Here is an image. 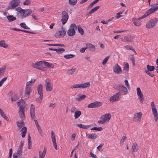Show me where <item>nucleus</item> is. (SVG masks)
Segmentation results:
<instances>
[{
    "label": "nucleus",
    "mask_w": 158,
    "mask_h": 158,
    "mask_svg": "<svg viewBox=\"0 0 158 158\" xmlns=\"http://www.w3.org/2000/svg\"><path fill=\"white\" fill-rule=\"evenodd\" d=\"M113 88L115 90L118 91V92L120 93V94H122L121 93L123 92L124 93V94H126L128 93L127 88L122 84L116 85L113 86Z\"/></svg>",
    "instance_id": "nucleus-1"
},
{
    "label": "nucleus",
    "mask_w": 158,
    "mask_h": 158,
    "mask_svg": "<svg viewBox=\"0 0 158 158\" xmlns=\"http://www.w3.org/2000/svg\"><path fill=\"white\" fill-rule=\"evenodd\" d=\"M111 117V115L110 114H106L101 116L100 119L102 120H99L98 122L99 123L104 124L106 122L109 121L110 118Z\"/></svg>",
    "instance_id": "nucleus-4"
},
{
    "label": "nucleus",
    "mask_w": 158,
    "mask_h": 158,
    "mask_svg": "<svg viewBox=\"0 0 158 158\" xmlns=\"http://www.w3.org/2000/svg\"><path fill=\"white\" fill-rule=\"evenodd\" d=\"M77 2V0H69V4L72 6L76 5Z\"/></svg>",
    "instance_id": "nucleus-40"
},
{
    "label": "nucleus",
    "mask_w": 158,
    "mask_h": 158,
    "mask_svg": "<svg viewBox=\"0 0 158 158\" xmlns=\"http://www.w3.org/2000/svg\"><path fill=\"white\" fill-rule=\"evenodd\" d=\"M126 138L127 137L125 136H123L122 137L120 142V144L121 145H123L124 141Z\"/></svg>",
    "instance_id": "nucleus-54"
},
{
    "label": "nucleus",
    "mask_w": 158,
    "mask_h": 158,
    "mask_svg": "<svg viewBox=\"0 0 158 158\" xmlns=\"http://www.w3.org/2000/svg\"><path fill=\"white\" fill-rule=\"evenodd\" d=\"M6 17L8 21L10 22H12L16 19V18L12 15L7 16Z\"/></svg>",
    "instance_id": "nucleus-35"
},
{
    "label": "nucleus",
    "mask_w": 158,
    "mask_h": 158,
    "mask_svg": "<svg viewBox=\"0 0 158 158\" xmlns=\"http://www.w3.org/2000/svg\"><path fill=\"white\" fill-rule=\"evenodd\" d=\"M123 13V11H119L118 13H117L115 16V17L117 19H118L122 17V15H121Z\"/></svg>",
    "instance_id": "nucleus-57"
},
{
    "label": "nucleus",
    "mask_w": 158,
    "mask_h": 158,
    "mask_svg": "<svg viewBox=\"0 0 158 158\" xmlns=\"http://www.w3.org/2000/svg\"><path fill=\"white\" fill-rule=\"evenodd\" d=\"M6 69V66H3L2 67L0 68V77L4 75Z\"/></svg>",
    "instance_id": "nucleus-33"
},
{
    "label": "nucleus",
    "mask_w": 158,
    "mask_h": 158,
    "mask_svg": "<svg viewBox=\"0 0 158 158\" xmlns=\"http://www.w3.org/2000/svg\"><path fill=\"white\" fill-rule=\"evenodd\" d=\"M43 95H40V96L39 98L36 99V101L37 102L41 103L42 100Z\"/></svg>",
    "instance_id": "nucleus-56"
},
{
    "label": "nucleus",
    "mask_w": 158,
    "mask_h": 158,
    "mask_svg": "<svg viewBox=\"0 0 158 158\" xmlns=\"http://www.w3.org/2000/svg\"><path fill=\"white\" fill-rule=\"evenodd\" d=\"M47 45L52 46H60V47H64L65 46L63 44H48Z\"/></svg>",
    "instance_id": "nucleus-50"
},
{
    "label": "nucleus",
    "mask_w": 158,
    "mask_h": 158,
    "mask_svg": "<svg viewBox=\"0 0 158 158\" xmlns=\"http://www.w3.org/2000/svg\"><path fill=\"white\" fill-rule=\"evenodd\" d=\"M138 149V147L137 143H134L131 148L132 152H137Z\"/></svg>",
    "instance_id": "nucleus-25"
},
{
    "label": "nucleus",
    "mask_w": 158,
    "mask_h": 158,
    "mask_svg": "<svg viewBox=\"0 0 158 158\" xmlns=\"http://www.w3.org/2000/svg\"><path fill=\"white\" fill-rule=\"evenodd\" d=\"M90 85V83L89 82L82 83L81 84V88H87Z\"/></svg>",
    "instance_id": "nucleus-37"
},
{
    "label": "nucleus",
    "mask_w": 158,
    "mask_h": 158,
    "mask_svg": "<svg viewBox=\"0 0 158 158\" xmlns=\"http://www.w3.org/2000/svg\"><path fill=\"white\" fill-rule=\"evenodd\" d=\"M91 130H96L99 131H101L103 129L102 127H94L92 128L91 129Z\"/></svg>",
    "instance_id": "nucleus-53"
},
{
    "label": "nucleus",
    "mask_w": 158,
    "mask_h": 158,
    "mask_svg": "<svg viewBox=\"0 0 158 158\" xmlns=\"http://www.w3.org/2000/svg\"><path fill=\"white\" fill-rule=\"evenodd\" d=\"M35 80H36L35 79H32L30 81L27 82L26 84L32 86V84L35 82Z\"/></svg>",
    "instance_id": "nucleus-47"
},
{
    "label": "nucleus",
    "mask_w": 158,
    "mask_h": 158,
    "mask_svg": "<svg viewBox=\"0 0 158 158\" xmlns=\"http://www.w3.org/2000/svg\"><path fill=\"white\" fill-rule=\"evenodd\" d=\"M25 102L23 100L18 102L17 105L18 106H25Z\"/></svg>",
    "instance_id": "nucleus-49"
},
{
    "label": "nucleus",
    "mask_w": 158,
    "mask_h": 158,
    "mask_svg": "<svg viewBox=\"0 0 158 158\" xmlns=\"http://www.w3.org/2000/svg\"><path fill=\"white\" fill-rule=\"evenodd\" d=\"M145 72L149 76H150L151 77H153L155 76V75L154 74H152L150 72V71H149V70H148L147 69H145Z\"/></svg>",
    "instance_id": "nucleus-59"
},
{
    "label": "nucleus",
    "mask_w": 158,
    "mask_h": 158,
    "mask_svg": "<svg viewBox=\"0 0 158 158\" xmlns=\"http://www.w3.org/2000/svg\"><path fill=\"white\" fill-rule=\"evenodd\" d=\"M151 105L152 109V114L154 115V118L156 122H157L158 119V115L156 106L153 102H151Z\"/></svg>",
    "instance_id": "nucleus-6"
},
{
    "label": "nucleus",
    "mask_w": 158,
    "mask_h": 158,
    "mask_svg": "<svg viewBox=\"0 0 158 158\" xmlns=\"http://www.w3.org/2000/svg\"><path fill=\"white\" fill-rule=\"evenodd\" d=\"M135 37L133 36L128 35L125 36L123 39L122 38L121 40L123 42H131L133 41Z\"/></svg>",
    "instance_id": "nucleus-17"
},
{
    "label": "nucleus",
    "mask_w": 158,
    "mask_h": 158,
    "mask_svg": "<svg viewBox=\"0 0 158 158\" xmlns=\"http://www.w3.org/2000/svg\"><path fill=\"white\" fill-rule=\"evenodd\" d=\"M46 152L47 150L45 148H44L43 151L42 152L40 151L39 152L40 156L39 158H44L45 156Z\"/></svg>",
    "instance_id": "nucleus-27"
},
{
    "label": "nucleus",
    "mask_w": 158,
    "mask_h": 158,
    "mask_svg": "<svg viewBox=\"0 0 158 158\" xmlns=\"http://www.w3.org/2000/svg\"><path fill=\"white\" fill-rule=\"evenodd\" d=\"M51 137L54 147L55 149H57V146L56 141L55 135L53 131H51Z\"/></svg>",
    "instance_id": "nucleus-18"
},
{
    "label": "nucleus",
    "mask_w": 158,
    "mask_h": 158,
    "mask_svg": "<svg viewBox=\"0 0 158 158\" xmlns=\"http://www.w3.org/2000/svg\"><path fill=\"white\" fill-rule=\"evenodd\" d=\"M129 65L128 63H126L124 65L123 69V71L124 72V73L125 74H126L127 73L129 70Z\"/></svg>",
    "instance_id": "nucleus-32"
},
{
    "label": "nucleus",
    "mask_w": 158,
    "mask_h": 158,
    "mask_svg": "<svg viewBox=\"0 0 158 158\" xmlns=\"http://www.w3.org/2000/svg\"><path fill=\"white\" fill-rule=\"evenodd\" d=\"M109 57L110 56H107L104 59L102 62V64L103 65H105L106 64Z\"/></svg>",
    "instance_id": "nucleus-60"
},
{
    "label": "nucleus",
    "mask_w": 158,
    "mask_h": 158,
    "mask_svg": "<svg viewBox=\"0 0 158 158\" xmlns=\"http://www.w3.org/2000/svg\"><path fill=\"white\" fill-rule=\"evenodd\" d=\"M44 65L49 68H52L54 67V65L53 64L49 63L45 61H44Z\"/></svg>",
    "instance_id": "nucleus-29"
},
{
    "label": "nucleus",
    "mask_w": 158,
    "mask_h": 158,
    "mask_svg": "<svg viewBox=\"0 0 158 158\" xmlns=\"http://www.w3.org/2000/svg\"><path fill=\"white\" fill-rule=\"evenodd\" d=\"M136 91L137 95H140V94H143V93H142L139 87L137 88Z\"/></svg>",
    "instance_id": "nucleus-64"
},
{
    "label": "nucleus",
    "mask_w": 158,
    "mask_h": 158,
    "mask_svg": "<svg viewBox=\"0 0 158 158\" xmlns=\"http://www.w3.org/2000/svg\"><path fill=\"white\" fill-rule=\"evenodd\" d=\"M65 49L63 48H59L56 49V52L58 54H61L65 51Z\"/></svg>",
    "instance_id": "nucleus-42"
},
{
    "label": "nucleus",
    "mask_w": 158,
    "mask_h": 158,
    "mask_svg": "<svg viewBox=\"0 0 158 158\" xmlns=\"http://www.w3.org/2000/svg\"><path fill=\"white\" fill-rule=\"evenodd\" d=\"M142 114L141 112H140L139 113H135L134 116V119L137 118V120L139 121V122H140L141 120V118L142 117Z\"/></svg>",
    "instance_id": "nucleus-23"
},
{
    "label": "nucleus",
    "mask_w": 158,
    "mask_h": 158,
    "mask_svg": "<svg viewBox=\"0 0 158 158\" xmlns=\"http://www.w3.org/2000/svg\"><path fill=\"white\" fill-rule=\"evenodd\" d=\"M77 28L78 31L81 34V35H83L84 34V30L80 26L77 25Z\"/></svg>",
    "instance_id": "nucleus-38"
},
{
    "label": "nucleus",
    "mask_w": 158,
    "mask_h": 158,
    "mask_svg": "<svg viewBox=\"0 0 158 158\" xmlns=\"http://www.w3.org/2000/svg\"><path fill=\"white\" fill-rule=\"evenodd\" d=\"M7 79V77H5L2 79L0 81V85L1 86L3 84L4 82Z\"/></svg>",
    "instance_id": "nucleus-62"
},
{
    "label": "nucleus",
    "mask_w": 158,
    "mask_h": 158,
    "mask_svg": "<svg viewBox=\"0 0 158 158\" xmlns=\"http://www.w3.org/2000/svg\"><path fill=\"white\" fill-rule=\"evenodd\" d=\"M76 70L75 66H73L72 69L67 70V73L70 74H72L75 72Z\"/></svg>",
    "instance_id": "nucleus-28"
},
{
    "label": "nucleus",
    "mask_w": 158,
    "mask_h": 158,
    "mask_svg": "<svg viewBox=\"0 0 158 158\" xmlns=\"http://www.w3.org/2000/svg\"><path fill=\"white\" fill-rule=\"evenodd\" d=\"M86 97V96L85 95H83L81 96H79L78 98H76V100L78 101H81L84 99Z\"/></svg>",
    "instance_id": "nucleus-46"
},
{
    "label": "nucleus",
    "mask_w": 158,
    "mask_h": 158,
    "mask_svg": "<svg viewBox=\"0 0 158 158\" xmlns=\"http://www.w3.org/2000/svg\"><path fill=\"white\" fill-rule=\"evenodd\" d=\"M61 21L63 24H64L67 22L69 19L68 13L65 11H63L61 13Z\"/></svg>",
    "instance_id": "nucleus-10"
},
{
    "label": "nucleus",
    "mask_w": 158,
    "mask_h": 158,
    "mask_svg": "<svg viewBox=\"0 0 158 158\" xmlns=\"http://www.w3.org/2000/svg\"><path fill=\"white\" fill-rule=\"evenodd\" d=\"M21 131H22L21 133L22 137L24 138L25 137L26 134L27 133V128L26 127H24L21 129Z\"/></svg>",
    "instance_id": "nucleus-30"
},
{
    "label": "nucleus",
    "mask_w": 158,
    "mask_h": 158,
    "mask_svg": "<svg viewBox=\"0 0 158 158\" xmlns=\"http://www.w3.org/2000/svg\"><path fill=\"white\" fill-rule=\"evenodd\" d=\"M20 26L23 28L27 29H29L30 28L28 27L24 23H21L20 24Z\"/></svg>",
    "instance_id": "nucleus-52"
},
{
    "label": "nucleus",
    "mask_w": 158,
    "mask_h": 158,
    "mask_svg": "<svg viewBox=\"0 0 158 158\" xmlns=\"http://www.w3.org/2000/svg\"><path fill=\"white\" fill-rule=\"evenodd\" d=\"M44 60L39 61H36L35 63H33L31 65L33 67L41 70H44L45 67L44 66Z\"/></svg>",
    "instance_id": "nucleus-3"
},
{
    "label": "nucleus",
    "mask_w": 158,
    "mask_h": 158,
    "mask_svg": "<svg viewBox=\"0 0 158 158\" xmlns=\"http://www.w3.org/2000/svg\"><path fill=\"white\" fill-rule=\"evenodd\" d=\"M158 10V6L151 7L146 12L148 15L154 13L156 10Z\"/></svg>",
    "instance_id": "nucleus-19"
},
{
    "label": "nucleus",
    "mask_w": 158,
    "mask_h": 158,
    "mask_svg": "<svg viewBox=\"0 0 158 158\" xmlns=\"http://www.w3.org/2000/svg\"><path fill=\"white\" fill-rule=\"evenodd\" d=\"M114 72L118 74H121L122 73V70L121 67L118 64H116L113 67Z\"/></svg>",
    "instance_id": "nucleus-13"
},
{
    "label": "nucleus",
    "mask_w": 158,
    "mask_h": 158,
    "mask_svg": "<svg viewBox=\"0 0 158 158\" xmlns=\"http://www.w3.org/2000/svg\"><path fill=\"white\" fill-rule=\"evenodd\" d=\"M86 46L87 48H89V50L92 51H94L95 49V46L93 45L90 44H86Z\"/></svg>",
    "instance_id": "nucleus-31"
},
{
    "label": "nucleus",
    "mask_w": 158,
    "mask_h": 158,
    "mask_svg": "<svg viewBox=\"0 0 158 158\" xmlns=\"http://www.w3.org/2000/svg\"><path fill=\"white\" fill-rule=\"evenodd\" d=\"M0 47L6 48L8 47V45L6 43L5 40H2L0 41Z\"/></svg>",
    "instance_id": "nucleus-26"
},
{
    "label": "nucleus",
    "mask_w": 158,
    "mask_h": 158,
    "mask_svg": "<svg viewBox=\"0 0 158 158\" xmlns=\"http://www.w3.org/2000/svg\"><path fill=\"white\" fill-rule=\"evenodd\" d=\"M147 68L148 70L150 71H152L155 69V67L153 66H151L149 65H148L147 66Z\"/></svg>",
    "instance_id": "nucleus-43"
},
{
    "label": "nucleus",
    "mask_w": 158,
    "mask_h": 158,
    "mask_svg": "<svg viewBox=\"0 0 158 158\" xmlns=\"http://www.w3.org/2000/svg\"><path fill=\"white\" fill-rule=\"evenodd\" d=\"M19 107V113L20 114L19 116L21 119L24 118H25V115L24 113V108L25 106H18Z\"/></svg>",
    "instance_id": "nucleus-14"
},
{
    "label": "nucleus",
    "mask_w": 158,
    "mask_h": 158,
    "mask_svg": "<svg viewBox=\"0 0 158 158\" xmlns=\"http://www.w3.org/2000/svg\"><path fill=\"white\" fill-rule=\"evenodd\" d=\"M36 128L38 130L40 134L41 135V136H42V130L40 126L37 127Z\"/></svg>",
    "instance_id": "nucleus-61"
},
{
    "label": "nucleus",
    "mask_w": 158,
    "mask_h": 158,
    "mask_svg": "<svg viewBox=\"0 0 158 158\" xmlns=\"http://www.w3.org/2000/svg\"><path fill=\"white\" fill-rule=\"evenodd\" d=\"M75 56L74 55L70 54H67L64 56V57L66 59H68L71 58H73Z\"/></svg>",
    "instance_id": "nucleus-45"
},
{
    "label": "nucleus",
    "mask_w": 158,
    "mask_h": 158,
    "mask_svg": "<svg viewBox=\"0 0 158 158\" xmlns=\"http://www.w3.org/2000/svg\"><path fill=\"white\" fill-rule=\"evenodd\" d=\"M77 29V26L75 23L71 24L67 31V33L68 35L70 37L73 36L75 34V30Z\"/></svg>",
    "instance_id": "nucleus-2"
},
{
    "label": "nucleus",
    "mask_w": 158,
    "mask_h": 158,
    "mask_svg": "<svg viewBox=\"0 0 158 158\" xmlns=\"http://www.w3.org/2000/svg\"><path fill=\"white\" fill-rule=\"evenodd\" d=\"M158 21V18H155L149 21L146 25L147 28H150L155 26Z\"/></svg>",
    "instance_id": "nucleus-5"
},
{
    "label": "nucleus",
    "mask_w": 158,
    "mask_h": 158,
    "mask_svg": "<svg viewBox=\"0 0 158 158\" xmlns=\"http://www.w3.org/2000/svg\"><path fill=\"white\" fill-rule=\"evenodd\" d=\"M32 12V11L31 9L24 10L22 13V19H23L30 15L31 14Z\"/></svg>",
    "instance_id": "nucleus-15"
},
{
    "label": "nucleus",
    "mask_w": 158,
    "mask_h": 158,
    "mask_svg": "<svg viewBox=\"0 0 158 158\" xmlns=\"http://www.w3.org/2000/svg\"><path fill=\"white\" fill-rule=\"evenodd\" d=\"M45 88L47 92L51 91L52 90V85L51 83V81L49 79L45 80Z\"/></svg>",
    "instance_id": "nucleus-9"
},
{
    "label": "nucleus",
    "mask_w": 158,
    "mask_h": 158,
    "mask_svg": "<svg viewBox=\"0 0 158 158\" xmlns=\"http://www.w3.org/2000/svg\"><path fill=\"white\" fill-rule=\"evenodd\" d=\"M122 95V94H120L119 92H118L110 98V101L112 102L118 101L120 99Z\"/></svg>",
    "instance_id": "nucleus-8"
},
{
    "label": "nucleus",
    "mask_w": 158,
    "mask_h": 158,
    "mask_svg": "<svg viewBox=\"0 0 158 158\" xmlns=\"http://www.w3.org/2000/svg\"><path fill=\"white\" fill-rule=\"evenodd\" d=\"M31 3V0H26L23 3L24 5H28Z\"/></svg>",
    "instance_id": "nucleus-63"
},
{
    "label": "nucleus",
    "mask_w": 158,
    "mask_h": 158,
    "mask_svg": "<svg viewBox=\"0 0 158 158\" xmlns=\"http://www.w3.org/2000/svg\"><path fill=\"white\" fill-rule=\"evenodd\" d=\"M102 105L101 102H95L89 104L88 107L89 108H93L98 107Z\"/></svg>",
    "instance_id": "nucleus-16"
},
{
    "label": "nucleus",
    "mask_w": 158,
    "mask_h": 158,
    "mask_svg": "<svg viewBox=\"0 0 158 158\" xmlns=\"http://www.w3.org/2000/svg\"><path fill=\"white\" fill-rule=\"evenodd\" d=\"M31 86L26 84V88L25 89L24 95L26 97H28L30 93L32 91L31 89Z\"/></svg>",
    "instance_id": "nucleus-12"
},
{
    "label": "nucleus",
    "mask_w": 158,
    "mask_h": 158,
    "mask_svg": "<svg viewBox=\"0 0 158 158\" xmlns=\"http://www.w3.org/2000/svg\"><path fill=\"white\" fill-rule=\"evenodd\" d=\"M43 85L41 84L39 85L37 88V90L39 95H43Z\"/></svg>",
    "instance_id": "nucleus-22"
},
{
    "label": "nucleus",
    "mask_w": 158,
    "mask_h": 158,
    "mask_svg": "<svg viewBox=\"0 0 158 158\" xmlns=\"http://www.w3.org/2000/svg\"><path fill=\"white\" fill-rule=\"evenodd\" d=\"M15 10L21 13V14L22 15V13L23 11L24 10L22 9L20 7H18L16 8Z\"/></svg>",
    "instance_id": "nucleus-58"
},
{
    "label": "nucleus",
    "mask_w": 158,
    "mask_h": 158,
    "mask_svg": "<svg viewBox=\"0 0 158 158\" xmlns=\"http://www.w3.org/2000/svg\"><path fill=\"white\" fill-rule=\"evenodd\" d=\"M28 148L31 149V138L29 134L28 135Z\"/></svg>",
    "instance_id": "nucleus-36"
},
{
    "label": "nucleus",
    "mask_w": 158,
    "mask_h": 158,
    "mask_svg": "<svg viewBox=\"0 0 158 158\" xmlns=\"http://www.w3.org/2000/svg\"><path fill=\"white\" fill-rule=\"evenodd\" d=\"M140 20V19H139V18L137 19L135 18H134L132 19V21L134 25L136 26H139L141 24V22Z\"/></svg>",
    "instance_id": "nucleus-21"
},
{
    "label": "nucleus",
    "mask_w": 158,
    "mask_h": 158,
    "mask_svg": "<svg viewBox=\"0 0 158 158\" xmlns=\"http://www.w3.org/2000/svg\"><path fill=\"white\" fill-rule=\"evenodd\" d=\"M35 106L33 104H32L30 107V113H35Z\"/></svg>",
    "instance_id": "nucleus-51"
},
{
    "label": "nucleus",
    "mask_w": 158,
    "mask_h": 158,
    "mask_svg": "<svg viewBox=\"0 0 158 158\" xmlns=\"http://www.w3.org/2000/svg\"><path fill=\"white\" fill-rule=\"evenodd\" d=\"M71 89L81 88V84L73 85L70 87Z\"/></svg>",
    "instance_id": "nucleus-44"
},
{
    "label": "nucleus",
    "mask_w": 158,
    "mask_h": 158,
    "mask_svg": "<svg viewBox=\"0 0 158 158\" xmlns=\"http://www.w3.org/2000/svg\"><path fill=\"white\" fill-rule=\"evenodd\" d=\"M19 99V97L16 94H15L12 97L11 100L12 102L17 101Z\"/></svg>",
    "instance_id": "nucleus-48"
},
{
    "label": "nucleus",
    "mask_w": 158,
    "mask_h": 158,
    "mask_svg": "<svg viewBox=\"0 0 158 158\" xmlns=\"http://www.w3.org/2000/svg\"><path fill=\"white\" fill-rule=\"evenodd\" d=\"M86 137L90 139L94 140L98 137V136L97 135L95 134L92 133L89 135L86 134Z\"/></svg>",
    "instance_id": "nucleus-24"
},
{
    "label": "nucleus",
    "mask_w": 158,
    "mask_h": 158,
    "mask_svg": "<svg viewBox=\"0 0 158 158\" xmlns=\"http://www.w3.org/2000/svg\"><path fill=\"white\" fill-rule=\"evenodd\" d=\"M16 123L17 125L19 128H21L24 125V122L23 121L21 122H20L19 121H18Z\"/></svg>",
    "instance_id": "nucleus-41"
},
{
    "label": "nucleus",
    "mask_w": 158,
    "mask_h": 158,
    "mask_svg": "<svg viewBox=\"0 0 158 158\" xmlns=\"http://www.w3.org/2000/svg\"><path fill=\"white\" fill-rule=\"evenodd\" d=\"M20 3V1L19 0H12L9 3L10 5L8 7L7 9L8 10L14 9L19 5Z\"/></svg>",
    "instance_id": "nucleus-7"
},
{
    "label": "nucleus",
    "mask_w": 158,
    "mask_h": 158,
    "mask_svg": "<svg viewBox=\"0 0 158 158\" xmlns=\"http://www.w3.org/2000/svg\"><path fill=\"white\" fill-rule=\"evenodd\" d=\"M138 97L139 99L140 102L143 104V94H140V95H138Z\"/></svg>",
    "instance_id": "nucleus-55"
},
{
    "label": "nucleus",
    "mask_w": 158,
    "mask_h": 158,
    "mask_svg": "<svg viewBox=\"0 0 158 158\" xmlns=\"http://www.w3.org/2000/svg\"><path fill=\"white\" fill-rule=\"evenodd\" d=\"M66 32L64 30V28L62 27L61 29L59 31L56 32L55 35V36L56 38H61L63 37L66 34Z\"/></svg>",
    "instance_id": "nucleus-11"
},
{
    "label": "nucleus",
    "mask_w": 158,
    "mask_h": 158,
    "mask_svg": "<svg viewBox=\"0 0 158 158\" xmlns=\"http://www.w3.org/2000/svg\"><path fill=\"white\" fill-rule=\"evenodd\" d=\"M23 149L18 148L17 152L13 154V158H17L22 155Z\"/></svg>",
    "instance_id": "nucleus-20"
},
{
    "label": "nucleus",
    "mask_w": 158,
    "mask_h": 158,
    "mask_svg": "<svg viewBox=\"0 0 158 158\" xmlns=\"http://www.w3.org/2000/svg\"><path fill=\"white\" fill-rule=\"evenodd\" d=\"M77 126L78 127H79L81 128L84 129H87L89 128L90 127V125H85L81 124H78L77 125Z\"/></svg>",
    "instance_id": "nucleus-39"
},
{
    "label": "nucleus",
    "mask_w": 158,
    "mask_h": 158,
    "mask_svg": "<svg viewBox=\"0 0 158 158\" xmlns=\"http://www.w3.org/2000/svg\"><path fill=\"white\" fill-rule=\"evenodd\" d=\"M81 111L77 110L75 111L74 115V117L75 119L78 118L81 115Z\"/></svg>",
    "instance_id": "nucleus-34"
}]
</instances>
